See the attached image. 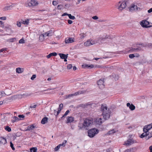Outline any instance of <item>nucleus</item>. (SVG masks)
Here are the masks:
<instances>
[{"label": "nucleus", "mask_w": 152, "mask_h": 152, "mask_svg": "<svg viewBox=\"0 0 152 152\" xmlns=\"http://www.w3.org/2000/svg\"><path fill=\"white\" fill-rule=\"evenodd\" d=\"M100 109L104 119L105 120L108 119L110 117V111L107 108V105L105 104H102Z\"/></svg>", "instance_id": "1"}, {"label": "nucleus", "mask_w": 152, "mask_h": 152, "mask_svg": "<svg viewBox=\"0 0 152 152\" xmlns=\"http://www.w3.org/2000/svg\"><path fill=\"white\" fill-rule=\"evenodd\" d=\"M93 123V120L92 118H86L84 120L83 123L79 124L78 127L80 129H88V128L92 125Z\"/></svg>", "instance_id": "2"}, {"label": "nucleus", "mask_w": 152, "mask_h": 152, "mask_svg": "<svg viewBox=\"0 0 152 152\" xmlns=\"http://www.w3.org/2000/svg\"><path fill=\"white\" fill-rule=\"evenodd\" d=\"M130 12H137L141 11V4L140 3H134L130 4L129 8Z\"/></svg>", "instance_id": "3"}, {"label": "nucleus", "mask_w": 152, "mask_h": 152, "mask_svg": "<svg viewBox=\"0 0 152 152\" xmlns=\"http://www.w3.org/2000/svg\"><path fill=\"white\" fill-rule=\"evenodd\" d=\"M99 132V130L96 128H93L88 130V136L90 138L94 137Z\"/></svg>", "instance_id": "4"}, {"label": "nucleus", "mask_w": 152, "mask_h": 152, "mask_svg": "<svg viewBox=\"0 0 152 152\" xmlns=\"http://www.w3.org/2000/svg\"><path fill=\"white\" fill-rule=\"evenodd\" d=\"M137 142V141L135 140H133L132 139H129L124 142V145L129 146L134 143Z\"/></svg>", "instance_id": "5"}, {"label": "nucleus", "mask_w": 152, "mask_h": 152, "mask_svg": "<svg viewBox=\"0 0 152 152\" xmlns=\"http://www.w3.org/2000/svg\"><path fill=\"white\" fill-rule=\"evenodd\" d=\"M126 6V2L125 1H120L118 5V8L120 10L125 9Z\"/></svg>", "instance_id": "6"}, {"label": "nucleus", "mask_w": 152, "mask_h": 152, "mask_svg": "<svg viewBox=\"0 0 152 152\" xmlns=\"http://www.w3.org/2000/svg\"><path fill=\"white\" fill-rule=\"evenodd\" d=\"M82 66L84 68L91 69L93 68H101V66L99 65H94L93 64H84L82 65Z\"/></svg>", "instance_id": "7"}, {"label": "nucleus", "mask_w": 152, "mask_h": 152, "mask_svg": "<svg viewBox=\"0 0 152 152\" xmlns=\"http://www.w3.org/2000/svg\"><path fill=\"white\" fill-rule=\"evenodd\" d=\"M85 91H80L74 94H71L66 96V98H69V97L74 96H76L78 95L83 94Z\"/></svg>", "instance_id": "8"}, {"label": "nucleus", "mask_w": 152, "mask_h": 152, "mask_svg": "<svg viewBox=\"0 0 152 152\" xmlns=\"http://www.w3.org/2000/svg\"><path fill=\"white\" fill-rule=\"evenodd\" d=\"M66 142L67 141L66 140H64L62 144H59L55 148V151H57L60 148L65 147Z\"/></svg>", "instance_id": "9"}, {"label": "nucleus", "mask_w": 152, "mask_h": 152, "mask_svg": "<svg viewBox=\"0 0 152 152\" xmlns=\"http://www.w3.org/2000/svg\"><path fill=\"white\" fill-rule=\"evenodd\" d=\"M152 128V123L144 126L143 128V131L144 132H148Z\"/></svg>", "instance_id": "10"}, {"label": "nucleus", "mask_w": 152, "mask_h": 152, "mask_svg": "<svg viewBox=\"0 0 152 152\" xmlns=\"http://www.w3.org/2000/svg\"><path fill=\"white\" fill-rule=\"evenodd\" d=\"M38 1L36 0H31L28 3V5L29 6H35L38 5Z\"/></svg>", "instance_id": "11"}, {"label": "nucleus", "mask_w": 152, "mask_h": 152, "mask_svg": "<svg viewBox=\"0 0 152 152\" xmlns=\"http://www.w3.org/2000/svg\"><path fill=\"white\" fill-rule=\"evenodd\" d=\"M108 36L106 35L101 37L99 39V40L102 43L107 42V41H109Z\"/></svg>", "instance_id": "12"}, {"label": "nucleus", "mask_w": 152, "mask_h": 152, "mask_svg": "<svg viewBox=\"0 0 152 152\" xmlns=\"http://www.w3.org/2000/svg\"><path fill=\"white\" fill-rule=\"evenodd\" d=\"M149 22L145 20H143L140 22L141 26L143 27H147L149 24Z\"/></svg>", "instance_id": "13"}, {"label": "nucleus", "mask_w": 152, "mask_h": 152, "mask_svg": "<svg viewBox=\"0 0 152 152\" xmlns=\"http://www.w3.org/2000/svg\"><path fill=\"white\" fill-rule=\"evenodd\" d=\"M14 6L15 4H12L10 5H7L3 8L2 10L4 11H6L8 10H10Z\"/></svg>", "instance_id": "14"}, {"label": "nucleus", "mask_w": 152, "mask_h": 152, "mask_svg": "<svg viewBox=\"0 0 152 152\" xmlns=\"http://www.w3.org/2000/svg\"><path fill=\"white\" fill-rule=\"evenodd\" d=\"M97 84L100 88H104V81L103 80L100 79L97 82Z\"/></svg>", "instance_id": "15"}, {"label": "nucleus", "mask_w": 152, "mask_h": 152, "mask_svg": "<svg viewBox=\"0 0 152 152\" xmlns=\"http://www.w3.org/2000/svg\"><path fill=\"white\" fill-rule=\"evenodd\" d=\"M75 41V39L73 37H70L68 38H66L65 39V43L66 44L72 43Z\"/></svg>", "instance_id": "16"}, {"label": "nucleus", "mask_w": 152, "mask_h": 152, "mask_svg": "<svg viewBox=\"0 0 152 152\" xmlns=\"http://www.w3.org/2000/svg\"><path fill=\"white\" fill-rule=\"evenodd\" d=\"M126 106L129 108L131 110H133L135 109V106L132 104H131L129 103H128L126 104Z\"/></svg>", "instance_id": "17"}, {"label": "nucleus", "mask_w": 152, "mask_h": 152, "mask_svg": "<svg viewBox=\"0 0 152 152\" xmlns=\"http://www.w3.org/2000/svg\"><path fill=\"white\" fill-rule=\"evenodd\" d=\"M53 33V31L50 30L44 33V34L45 35V36L46 37H49L52 36Z\"/></svg>", "instance_id": "18"}, {"label": "nucleus", "mask_w": 152, "mask_h": 152, "mask_svg": "<svg viewBox=\"0 0 152 152\" xmlns=\"http://www.w3.org/2000/svg\"><path fill=\"white\" fill-rule=\"evenodd\" d=\"M118 132V130L116 129H114L109 131L107 133L108 135H112L113 134L116 133Z\"/></svg>", "instance_id": "19"}, {"label": "nucleus", "mask_w": 152, "mask_h": 152, "mask_svg": "<svg viewBox=\"0 0 152 152\" xmlns=\"http://www.w3.org/2000/svg\"><path fill=\"white\" fill-rule=\"evenodd\" d=\"M35 128V126L34 125L32 124L28 126L27 127V128L26 129V131H30L31 130H33Z\"/></svg>", "instance_id": "20"}, {"label": "nucleus", "mask_w": 152, "mask_h": 152, "mask_svg": "<svg viewBox=\"0 0 152 152\" xmlns=\"http://www.w3.org/2000/svg\"><path fill=\"white\" fill-rule=\"evenodd\" d=\"M58 55L60 58L62 59L65 58H67L68 57L67 55H66L63 53H59Z\"/></svg>", "instance_id": "21"}, {"label": "nucleus", "mask_w": 152, "mask_h": 152, "mask_svg": "<svg viewBox=\"0 0 152 152\" xmlns=\"http://www.w3.org/2000/svg\"><path fill=\"white\" fill-rule=\"evenodd\" d=\"M16 72L18 73H21L23 72V69L20 68H17L16 69Z\"/></svg>", "instance_id": "22"}, {"label": "nucleus", "mask_w": 152, "mask_h": 152, "mask_svg": "<svg viewBox=\"0 0 152 152\" xmlns=\"http://www.w3.org/2000/svg\"><path fill=\"white\" fill-rule=\"evenodd\" d=\"M74 121V118L72 117H68L67 118V123H71Z\"/></svg>", "instance_id": "23"}, {"label": "nucleus", "mask_w": 152, "mask_h": 152, "mask_svg": "<svg viewBox=\"0 0 152 152\" xmlns=\"http://www.w3.org/2000/svg\"><path fill=\"white\" fill-rule=\"evenodd\" d=\"M95 121L97 124H100L102 123V119L101 118H97L96 119Z\"/></svg>", "instance_id": "24"}, {"label": "nucleus", "mask_w": 152, "mask_h": 152, "mask_svg": "<svg viewBox=\"0 0 152 152\" xmlns=\"http://www.w3.org/2000/svg\"><path fill=\"white\" fill-rule=\"evenodd\" d=\"M48 120V118L46 117H45L43 118L42 119V120L41 121V123L42 124H45L47 122Z\"/></svg>", "instance_id": "25"}, {"label": "nucleus", "mask_w": 152, "mask_h": 152, "mask_svg": "<svg viewBox=\"0 0 152 152\" xmlns=\"http://www.w3.org/2000/svg\"><path fill=\"white\" fill-rule=\"evenodd\" d=\"M21 23L25 25H27L29 23V19H26L25 20L22 21Z\"/></svg>", "instance_id": "26"}, {"label": "nucleus", "mask_w": 152, "mask_h": 152, "mask_svg": "<svg viewBox=\"0 0 152 152\" xmlns=\"http://www.w3.org/2000/svg\"><path fill=\"white\" fill-rule=\"evenodd\" d=\"M44 34H41L39 37V39L40 41H43L44 40V38L45 37Z\"/></svg>", "instance_id": "27"}, {"label": "nucleus", "mask_w": 152, "mask_h": 152, "mask_svg": "<svg viewBox=\"0 0 152 152\" xmlns=\"http://www.w3.org/2000/svg\"><path fill=\"white\" fill-rule=\"evenodd\" d=\"M20 119L16 116H14L13 117L11 121L12 122H15L16 121H18Z\"/></svg>", "instance_id": "28"}, {"label": "nucleus", "mask_w": 152, "mask_h": 152, "mask_svg": "<svg viewBox=\"0 0 152 152\" xmlns=\"http://www.w3.org/2000/svg\"><path fill=\"white\" fill-rule=\"evenodd\" d=\"M147 132H144V133L142 134L140 136V138H143L147 136L148 135H149V133H147Z\"/></svg>", "instance_id": "29"}, {"label": "nucleus", "mask_w": 152, "mask_h": 152, "mask_svg": "<svg viewBox=\"0 0 152 152\" xmlns=\"http://www.w3.org/2000/svg\"><path fill=\"white\" fill-rule=\"evenodd\" d=\"M11 27V26L10 25L7 24H5L4 27V28L6 31H7L10 29Z\"/></svg>", "instance_id": "30"}, {"label": "nucleus", "mask_w": 152, "mask_h": 152, "mask_svg": "<svg viewBox=\"0 0 152 152\" xmlns=\"http://www.w3.org/2000/svg\"><path fill=\"white\" fill-rule=\"evenodd\" d=\"M6 142V140L5 138L0 137V142L1 144H5Z\"/></svg>", "instance_id": "31"}, {"label": "nucleus", "mask_w": 152, "mask_h": 152, "mask_svg": "<svg viewBox=\"0 0 152 152\" xmlns=\"http://www.w3.org/2000/svg\"><path fill=\"white\" fill-rule=\"evenodd\" d=\"M90 43L91 42L90 41L89 39L84 43V45L86 47L89 46L91 45Z\"/></svg>", "instance_id": "32"}, {"label": "nucleus", "mask_w": 152, "mask_h": 152, "mask_svg": "<svg viewBox=\"0 0 152 152\" xmlns=\"http://www.w3.org/2000/svg\"><path fill=\"white\" fill-rule=\"evenodd\" d=\"M90 41L91 42V45H93L96 43V41L94 39H89Z\"/></svg>", "instance_id": "33"}, {"label": "nucleus", "mask_w": 152, "mask_h": 152, "mask_svg": "<svg viewBox=\"0 0 152 152\" xmlns=\"http://www.w3.org/2000/svg\"><path fill=\"white\" fill-rule=\"evenodd\" d=\"M16 40V38H15L14 37L9 39H8V41L9 42H14Z\"/></svg>", "instance_id": "34"}, {"label": "nucleus", "mask_w": 152, "mask_h": 152, "mask_svg": "<svg viewBox=\"0 0 152 152\" xmlns=\"http://www.w3.org/2000/svg\"><path fill=\"white\" fill-rule=\"evenodd\" d=\"M31 152H37V149L35 148H32L30 149Z\"/></svg>", "instance_id": "35"}, {"label": "nucleus", "mask_w": 152, "mask_h": 152, "mask_svg": "<svg viewBox=\"0 0 152 152\" xmlns=\"http://www.w3.org/2000/svg\"><path fill=\"white\" fill-rule=\"evenodd\" d=\"M140 50V49L138 48H132L131 50H132V52H134L137 51L138 50Z\"/></svg>", "instance_id": "36"}, {"label": "nucleus", "mask_w": 152, "mask_h": 152, "mask_svg": "<svg viewBox=\"0 0 152 152\" xmlns=\"http://www.w3.org/2000/svg\"><path fill=\"white\" fill-rule=\"evenodd\" d=\"M68 17L69 19L72 20H74L75 19V17L74 16L72 15L71 14H69L68 15Z\"/></svg>", "instance_id": "37"}, {"label": "nucleus", "mask_w": 152, "mask_h": 152, "mask_svg": "<svg viewBox=\"0 0 152 152\" xmlns=\"http://www.w3.org/2000/svg\"><path fill=\"white\" fill-rule=\"evenodd\" d=\"M5 129L8 132H10L11 131V128L8 126H6L5 127Z\"/></svg>", "instance_id": "38"}, {"label": "nucleus", "mask_w": 152, "mask_h": 152, "mask_svg": "<svg viewBox=\"0 0 152 152\" xmlns=\"http://www.w3.org/2000/svg\"><path fill=\"white\" fill-rule=\"evenodd\" d=\"M19 43L20 44H23L25 43V41L23 38H22L19 41Z\"/></svg>", "instance_id": "39"}, {"label": "nucleus", "mask_w": 152, "mask_h": 152, "mask_svg": "<svg viewBox=\"0 0 152 152\" xmlns=\"http://www.w3.org/2000/svg\"><path fill=\"white\" fill-rule=\"evenodd\" d=\"M134 149V148L127 149L125 150L124 152H131L132 150Z\"/></svg>", "instance_id": "40"}, {"label": "nucleus", "mask_w": 152, "mask_h": 152, "mask_svg": "<svg viewBox=\"0 0 152 152\" xmlns=\"http://www.w3.org/2000/svg\"><path fill=\"white\" fill-rule=\"evenodd\" d=\"M72 65L71 64H69L68 65L67 68V69H70L72 67Z\"/></svg>", "instance_id": "41"}, {"label": "nucleus", "mask_w": 152, "mask_h": 152, "mask_svg": "<svg viewBox=\"0 0 152 152\" xmlns=\"http://www.w3.org/2000/svg\"><path fill=\"white\" fill-rule=\"evenodd\" d=\"M5 93L3 91H1L0 92V98L2 96H4V95L5 94Z\"/></svg>", "instance_id": "42"}, {"label": "nucleus", "mask_w": 152, "mask_h": 152, "mask_svg": "<svg viewBox=\"0 0 152 152\" xmlns=\"http://www.w3.org/2000/svg\"><path fill=\"white\" fill-rule=\"evenodd\" d=\"M22 95V97H24L26 96H28L29 95L27 93H25L23 94Z\"/></svg>", "instance_id": "43"}, {"label": "nucleus", "mask_w": 152, "mask_h": 152, "mask_svg": "<svg viewBox=\"0 0 152 152\" xmlns=\"http://www.w3.org/2000/svg\"><path fill=\"white\" fill-rule=\"evenodd\" d=\"M53 4L54 6H56L58 4L57 2L56 1H53L52 3Z\"/></svg>", "instance_id": "44"}, {"label": "nucleus", "mask_w": 152, "mask_h": 152, "mask_svg": "<svg viewBox=\"0 0 152 152\" xmlns=\"http://www.w3.org/2000/svg\"><path fill=\"white\" fill-rule=\"evenodd\" d=\"M129 57L131 58H132L135 57L134 54H130L129 55Z\"/></svg>", "instance_id": "45"}, {"label": "nucleus", "mask_w": 152, "mask_h": 152, "mask_svg": "<svg viewBox=\"0 0 152 152\" xmlns=\"http://www.w3.org/2000/svg\"><path fill=\"white\" fill-rule=\"evenodd\" d=\"M0 27L2 28H4V23L2 21L1 22H0Z\"/></svg>", "instance_id": "46"}, {"label": "nucleus", "mask_w": 152, "mask_h": 152, "mask_svg": "<svg viewBox=\"0 0 152 152\" xmlns=\"http://www.w3.org/2000/svg\"><path fill=\"white\" fill-rule=\"evenodd\" d=\"M69 110H67L65 113V114H64V115L63 116V117H64L65 116L67 115L69 113Z\"/></svg>", "instance_id": "47"}, {"label": "nucleus", "mask_w": 152, "mask_h": 152, "mask_svg": "<svg viewBox=\"0 0 152 152\" xmlns=\"http://www.w3.org/2000/svg\"><path fill=\"white\" fill-rule=\"evenodd\" d=\"M61 110V108H58V110L57 112L56 115H58V114L60 113Z\"/></svg>", "instance_id": "48"}, {"label": "nucleus", "mask_w": 152, "mask_h": 152, "mask_svg": "<svg viewBox=\"0 0 152 152\" xmlns=\"http://www.w3.org/2000/svg\"><path fill=\"white\" fill-rule=\"evenodd\" d=\"M36 76L35 75H32V76L31 77V80H33L36 77Z\"/></svg>", "instance_id": "49"}, {"label": "nucleus", "mask_w": 152, "mask_h": 152, "mask_svg": "<svg viewBox=\"0 0 152 152\" xmlns=\"http://www.w3.org/2000/svg\"><path fill=\"white\" fill-rule=\"evenodd\" d=\"M10 146L11 147L12 149L13 150H14L15 149L14 148V147H13V144H12V143L11 142H10Z\"/></svg>", "instance_id": "50"}, {"label": "nucleus", "mask_w": 152, "mask_h": 152, "mask_svg": "<svg viewBox=\"0 0 152 152\" xmlns=\"http://www.w3.org/2000/svg\"><path fill=\"white\" fill-rule=\"evenodd\" d=\"M21 23L19 22H17V25L18 27H20L21 26Z\"/></svg>", "instance_id": "51"}, {"label": "nucleus", "mask_w": 152, "mask_h": 152, "mask_svg": "<svg viewBox=\"0 0 152 152\" xmlns=\"http://www.w3.org/2000/svg\"><path fill=\"white\" fill-rule=\"evenodd\" d=\"M6 19V17L5 16H4L1 17H0V20H5Z\"/></svg>", "instance_id": "52"}, {"label": "nucleus", "mask_w": 152, "mask_h": 152, "mask_svg": "<svg viewBox=\"0 0 152 152\" xmlns=\"http://www.w3.org/2000/svg\"><path fill=\"white\" fill-rule=\"evenodd\" d=\"M52 56H56L57 55V53L56 52L52 53H51Z\"/></svg>", "instance_id": "53"}, {"label": "nucleus", "mask_w": 152, "mask_h": 152, "mask_svg": "<svg viewBox=\"0 0 152 152\" xmlns=\"http://www.w3.org/2000/svg\"><path fill=\"white\" fill-rule=\"evenodd\" d=\"M92 18L94 20H97L98 19V18L96 16H94L92 17Z\"/></svg>", "instance_id": "54"}, {"label": "nucleus", "mask_w": 152, "mask_h": 152, "mask_svg": "<svg viewBox=\"0 0 152 152\" xmlns=\"http://www.w3.org/2000/svg\"><path fill=\"white\" fill-rule=\"evenodd\" d=\"M51 56H52V55L51 54V53L49 54L48 55H47V58H49L50 57H51Z\"/></svg>", "instance_id": "55"}, {"label": "nucleus", "mask_w": 152, "mask_h": 152, "mask_svg": "<svg viewBox=\"0 0 152 152\" xmlns=\"http://www.w3.org/2000/svg\"><path fill=\"white\" fill-rule=\"evenodd\" d=\"M73 22L72 20H68V23L69 24H71Z\"/></svg>", "instance_id": "56"}, {"label": "nucleus", "mask_w": 152, "mask_h": 152, "mask_svg": "<svg viewBox=\"0 0 152 152\" xmlns=\"http://www.w3.org/2000/svg\"><path fill=\"white\" fill-rule=\"evenodd\" d=\"M18 117L20 118H23L24 117V116L23 115H18Z\"/></svg>", "instance_id": "57"}, {"label": "nucleus", "mask_w": 152, "mask_h": 152, "mask_svg": "<svg viewBox=\"0 0 152 152\" xmlns=\"http://www.w3.org/2000/svg\"><path fill=\"white\" fill-rule=\"evenodd\" d=\"M69 15V14H68L66 13H64L62 15V16H65L66 15H68H68Z\"/></svg>", "instance_id": "58"}, {"label": "nucleus", "mask_w": 152, "mask_h": 152, "mask_svg": "<svg viewBox=\"0 0 152 152\" xmlns=\"http://www.w3.org/2000/svg\"><path fill=\"white\" fill-rule=\"evenodd\" d=\"M148 12L149 13L151 12H152V8L148 10Z\"/></svg>", "instance_id": "59"}, {"label": "nucleus", "mask_w": 152, "mask_h": 152, "mask_svg": "<svg viewBox=\"0 0 152 152\" xmlns=\"http://www.w3.org/2000/svg\"><path fill=\"white\" fill-rule=\"evenodd\" d=\"M63 7L62 5H59L58 6V9H61V8Z\"/></svg>", "instance_id": "60"}, {"label": "nucleus", "mask_w": 152, "mask_h": 152, "mask_svg": "<svg viewBox=\"0 0 152 152\" xmlns=\"http://www.w3.org/2000/svg\"><path fill=\"white\" fill-rule=\"evenodd\" d=\"M63 107V104H61L59 105V108H62Z\"/></svg>", "instance_id": "61"}, {"label": "nucleus", "mask_w": 152, "mask_h": 152, "mask_svg": "<svg viewBox=\"0 0 152 152\" xmlns=\"http://www.w3.org/2000/svg\"><path fill=\"white\" fill-rule=\"evenodd\" d=\"M150 134L151 135L150 136L149 135L148 139L151 137H152V131L150 133Z\"/></svg>", "instance_id": "62"}, {"label": "nucleus", "mask_w": 152, "mask_h": 152, "mask_svg": "<svg viewBox=\"0 0 152 152\" xmlns=\"http://www.w3.org/2000/svg\"><path fill=\"white\" fill-rule=\"evenodd\" d=\"M149 149L151 152H152V146H150L149 147Z\"/></svg>", "instance_id": "63"}, {"label": "nucleus", "mask_w": 152, "mask_h": 152, "mask_svg": "<svg viewBox=\"0 0 152 152\" xmlns=\"http://www.w3.org/2000/svg\"><path fill=\"white\" fill-rule=\"evenodd\" d=\"M5 50V49L3 48L0 50V52H2Z\"/></svg>", "instance_id": "64"}]
</instances>
